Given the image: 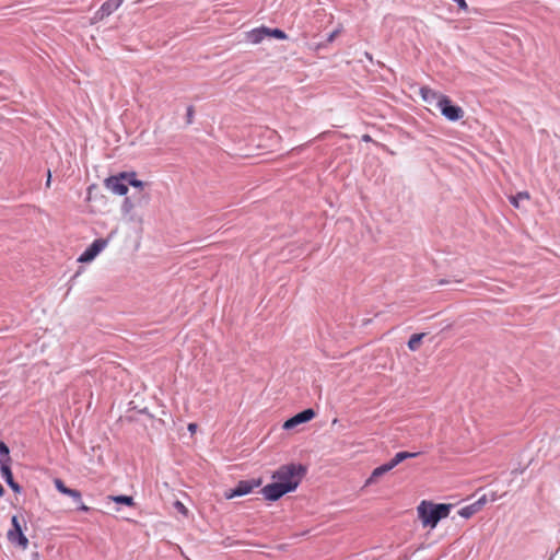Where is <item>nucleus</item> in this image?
I'll return each instance as SVG.
<instances>
[{"instance_id":"5","label":"nucleus","mask_w":560,"mask_h":560,"mask_svg":"<svg viewBox=\"0 0 560 560\" xmlns=\"http://www.w3.org/2000/svg\"><path fill=\"white\" fill-rule=\"evenodd\" d=\"M438 109L446 119L451 121H457L464 116L463 108L453 105L448 96L442 98V103H438Z\"/></svg>"},{"instance_id":"21","label":"nucleus","mask_w":560,"mask_h":560,"mask_svg":"<svg viewBox=\"0 0 560 560\" xmlns=\"http://www.w3.org/2000/svg\"><path fill=\"white\" fill-rule=\"evenodd\" d=\"M127 183L136 188L142 189L144 187V183L136 178V174H127Z\"/></svg>"},{"instance_id":"2","label":"nucleus","mask_w":560,"mask_h":560,"mask_svg":"<svg viewBox=\"0 0 560 560\" xmlns=\"http://www.w3.org/2000/svg\"><path fill=\"white\" fill-rule=\"evenodd\" d=\"M25 528L26 521L23 515L11 517V527L7 532V539L13 547L21 550H26L30 546V540L24 534Z\"/></svg>"},{"instance_id":"6","label":"nucleus","mask_w":560,"mask_h":560,"mask_svg":"<svg viewBox=\"0 0 560 560\" xmlns=\"http://www.w3.org/2000/svg\"><path fill=\"white\" fill-rule=\"evenodd\" d=\"M261 485V480H242L237 483V486L230 490L229 492H225L226 499H233L235 497H241L250 493L255 488L259 487Z\"/></svg>"},{"instance_id":"28","label":"nucleus","mask_w":560,"mask_h":560,"mask_svg":"<svg viewBox=\"0 0 560 560\" xmlns=\"http://www.w3.org/2000/svg\"><path fill=\"white\" fill-rule=\"evenodd\" d=\"M453 1L458 4L460 10H463V11L468 10V4H467L466 0H453Z\"/></svg>"},{"instance_id":"31","label":"nucleus","mask_w":560,"mask_h":560,"mask_svg":"<svg viewBox=\"0 0 560 560\" xmlns=\"http://www.w3.org/2000/svg\"><path fill=\"white\" fill-rule=\"evenodd\" d=\"M50 182H51V174H50V171H48V176H47V180H46V187L50 186Z\"/></svg>"},{"instance_id":"13","label":"nucleus","mask_w":560,"mask_h":560,"mask_svg":"<svg viewBox=\"0 0 560 560\" xmlns=\"http://www.w3.org/2000/svg\"><path fill=\"white\" fill-rule=\"evenodd\" d=\"M268 37V27L260 26L246 33V40L252 44H259Z\"/></svg>"},{"instance_id":"9","label":"nucleus","mask_w":560,"mask_h":560,"mask_svg":"<svg viewBox=\"0 0 560 560\" xmlns=\"http://www.w3.org/2000/svg\"><path fill=\"white\" fill-rule=\"evenodd\" d=\"M314 417H315V411L313 409H311V408L305 409L302 412H299L298 415L288 419L283 423V429L291 430V429L298 427L299 424L311 421Z\"/></svg>"},{"instance_id":"4","label":"nucleus","mask_w":560,"mask_h":560,"mask_svg":"<svg viewBox=\"0 0 560 560\" xmlns=\"http://www.w3.org/2000/svg\"><path fill=\"white\" fill-rule=\"evenodd\" d=\"M295 490V485H282L279 481L273 480L272 483L265 486L261 490L264 497L269 501H276L285 493Z\"/></svg>"},{"instance_id":"3","label":"nucleus","mask_w":560,"mask_h":560,"mask_svg":"<svg viewBox=\"0 0 560 560\" xmlns=\"http://www.w3.org/2000/svg\"><path fill=\"white\" fill-rule=\"evenodd\" d=\"M305 471L306 470L302 465H283L273 472L272 479L281 482L282 485H295L296 489Z\"/></svg>"},{"instance_id":"12","label":"nucleus","mask_w":560,"mask_h":560,"mask_svg":"<svg viewBox=\"0 0 560 560\" xmlns=\"http://www.w3.org/2000/svg\"><path fill=\"white\" fill-rule=\"evenodd\" d=\"M1 476L9 485V487L16 493L21 491V487L14 481L13 474L11 471L8 460H0Z\"/></svg>"},{"instance_id":"30","label":"nucleus","mask_w":560,"mask_h":560,"mask_svg":"<svg viewBox=\"0 0 560 560\" xmlns=\"http://www.w3.org/2000/svg\"><path fill=\"white\" fill-rule=\"evenodd\" d=\"M188 430L191 432V433H195L196 430H197V424L196 423H189L188 424Z\"/></svg>"},{"instance_id":"19","label":"nucleus","mask_w":560,"mask_h":560,"mask_svg":"<svg viewBox=\"0 0 560 560\" xmlns=\"http://www.w3.org/2000/svg\"><path fill=\"white\" fill-rule=\"evenodd\" d=\"M530 198L529 194L527 191H521L516 194L515 196L510 197V202L515 207L520 208V201L521 200H528Z\"/></svg>"},{"instance_id":"11","label":"nucleus","mask_w":560,"mask_h":560,"mask_svg":"<svg viewBox=\"0 0 560 560\" xmlns=\"http://www.w3.org/2000/svg\"><path fill=\"white\" fill-rule=\"evenodd\" d=\"M124 0H107L105 1L98 11L95 13V19L103 20L104 18L110 15L114 11H116L121 4Z\"/></svg>"},{"instance_id":"29","label":"nucleus","mask_w":560,"mask_h":560,"mask_svg":"<svg viewBox=\"0 0 560 560\" xmlns=\"http://www.w3.org/2000/svg\"><path fill=\"white\" fill-rule=\"evenodd\" d=\"M338 34H339V31H335V32H332V33L328 36L327 42H328V43H331V42L336 38V36H337Z\"/></svg>"},{"instance_id":"36","label":"nucleus","mask_w":560,"mask_h":560,"mask_svg":"<svg viewBox=\"0 0 560 560\" xmlns=\"http://www.w3.org/2000/svg\"><path fill=\"white\" fill-rule=\"evenodd\" d=\"M363 140L369 141V140H370V136H368V135H366V136H364V137H363Z\"/></svg>"},{"instance_id":"17","label":"nucleus","mask_w":560,"mask_h":560,"mask_svg":"<svg viewBox=\"0 0 560 560\" xmlns=\"http://www.w3.org/2000/svg\"><path fill=\"white\" fill-rule=\"evenodd\" d=\"M425 337V334L424 332H420V334H415L410 337L409 341H408V348L409 350L411 351H417L420 346H421V342H422V339Z\"/></svg>"},{"instance_id":"27","label":"nucleus","mask_w":560,"mask_h":560,"mask_svg":"<svg viewBox=\"0 0 560 560\" xmlns=\"http://www.w3.org/2000/svg\"><path fill=\"white\" fill-rule=\"evenodd\" d=\"M398 464H400L398 462V459H396V457L394 456L388 463L384 464V466L386 467V469L389 471L392 470L393 468H395Z\"/></svg>"},{"instance_id":"20","label":"nucleus","mask_w":560,"mask_h":560,"mask_svg":"<svg viewBox=\"0 0 560 560\" xmlns=\"http://www.w3.org/2000/svg\"><path fill=\"white\" fill-rule=\"evenodd\" d=\"M477 512L476 504L464 506L458 511V514L464 518H470Z\"/></svg>"},{"instance_id":"23","label":"nucleus","mask_w":560,"mask_h":560,"mask_svg":"<svg viewBox=\"0 0 560 560\" xmlns=\"http://www.w3.org/2000/svg\"><path fill=\"white\" fill-rule=\"evenodd\" d=\"M9 453V447L5 445V443L0 441V460H8V464H10Z\"/></svg>"},{"instance_id":"25","label":"nucleus","mask_w":560,"mask_h":560,"mask_svg":"<svg viewBox=\"0 0 560 560\" xmlns=\"http://www.w3.org/2000/svg\"><path fill=\"white\" fill-rule=\"evenodd\" d=\"M174 505L179 513L184 515L188 514L187 508L180 501H176Z\"/></svg>"},{"instance_id":"8","label":"nucleus","mask_w":560,"mask_h":560,"mask_svg":"<svg viewBox=\"0 0 560 560\" xmlns=\"http://www.w3.org/2000/svg\"><path fill=\"white\" fill-rule=\"evenodd\" d=\"M106 186L114 194L124 196L128 192L127 174L120 176H114L106 180Z\"/></svg>"},{"instance_id":"35","label":"nucleus","mask_w":560,"mask_h":560,"mask_svg":"<svg viewBox=\"0 0 560 560\" xmlns=\"http://www.w3.org/2000/svg\"><path fill=\"white\" fill-rule=\"evenodd\" d=\"M191 115H192V108L190 107V108L188 109V117H191Z\"/></svg>"},{"instance_id":"1","label":"nucleus","mask_w":560,"mask_h":560,"mask_svg":"<svg viewBox=\"0 0 560 560\" xmlns=\"http://www.w3.org/2000/svg\"><path fill=\"white\" fill-rule=\"evenodd\" d=\"M452 504L434 503L432 501L422 500L417 506L418 518L423 528H435L439 522L446 518L451 513Z\"/></svg>"},{"instance_id":"24","label":"nucleus","mask_w":560,"mask_h":560,"mask_svg":"<svg viewBox=\"0 0 560 560\" xmlns=\"http://www.w3.org/2000/svg\"><path fill=\"white\" fill-rule=\"evenodd\" d=\"M417 453H409V452H398L395 457L398 459L399 463L404 462L405 459L416 457Z\"/></svg>"},{"instance_id":"18","label":"nucleus","mask_w":560,"mask_h":560,"mask_svg":"<svg viewBox=\"0 0 560 560\" xmlns=\"http://www.w3.org/2000/svg\"><path fill=\"white\" fill-rule=\"evenodd\" d=\"M108 499L116 503H121L128 506L135 505L133 498L129 495H109Z\"/></svg>"},{"instance_id":"10","label":"nucleus","mask_w":560,"mask_h":560,"mask_svg":"<svg viewBox=\"0 0 560 560\" xmlns=\"http://www.w3.org/2000/svg\"><path fill=\"white\" fill-rule=\"evenodd\" d=\"M420 95L427 104L434 106L435 108H438V103H442V98L446 97V95L441 94L428 86L421 88Z\"/></svg>"},{"instance_id":"7","label":"nucleus","mask_w":560,"mask_h":560,"mask_svg":"<svg viewBox=\"0 0 560 560\" xmlns=\"http://www.w3.org/2000/svg\"><path fill=\"white\" fill-rule=\"evenodd\" d=\"M108 244L107 240L97 238L95 240L79 257L80 262L92 261Z\"/></svg>"},{"instance_id":"34","label":"nucleus","mask_w":560,"mask_h":560,"mask_svg":"<svg viewBox=\"0 0 560 560\" xmlns=\"http://www.w3.org/2000/svg\"><path fill=\"white\" fill-rule=\"evenodd\" d=\"M3 492H4L3 487L0 485V497L3 495Z\"/></svg>"},{"instance_id":"14","label":"nucleus","mask_w":560,"mask_h":560,"mask_svg":"<svg viewBox=\"0 0 560 560\" xmlns=\"http://www.w3.org/2000/svg\"><path fill=\"white\" fill-rule=\"evenodd\" d=\"M54 485L60 493L68 495L78 502H81V492L75 489L68 488L61 479L56 478L54 480Z\"/></svg>"},{"instance_id":"16","label":"nucleus","mask_w":560,"mask_h":560,"mask_svg":"<svg viewBox=\"0 0 560 560\" xmlns=\"http://www.w3.org/2000/svg\"><path fill=\"white\" fill-rule=\"evenodd\" d=\"M386 472H388V470L386 469V467L384 466V464H383V465H381V466H378V467H376V468L372 471L371 476L366 479V481H365V485H364V486H365V487H368V486H370V485H372V483H375V482L377 481V479H378L380 477H382L383 475H385Z\"/></svg>"},{"instance_id":"15","label":"nucleus","mask_w":560,"mask_h":560,"mask_svg":"<svg viewBox=\"0 0 560 560\" xmlns=\"http://www.w3.org/2000/svg\"><path fill=\"white\" fill-rule=\"evenodd\" d=\"M54 485L60 493L68 495L78 502H81V492L75 489L68 488L61 479L56 478L54 480Z\"/></svg>"},{"instance_id":"22","label":"nucleus","mask_w":560,"mask_h":560,"mask_svg":"<svg viewBox=\"0 0 560 560\" xmlns=\"http://www.w3.org/2000/svg\"><path fill=\"white\" fill-rule=\"evenodd\" d=\"M268 37H275L277 39H287V34L282 30L268 27Z\"/></svg>"},{"instance_id":"26","label":"nucleus","mask_w":560,"mask_h":560,"mask_svg":"<svg viewBox=\"0 0 560 560\" xmlns=\"http://www.w3.org/2000/svg\"><path fill=\"white\" fill-rule=\"evenodd\" d=\"M398 464H400L398 462V459H396V457L394 456L388 463L384 464V466L386 467V469L389 471L392 470L393 468H395Z\"/></svg>"},{"instance_id":"32","label":"nucleus","mask_w":560,"mask_h":560,"mask_svg":"<svg viewBox=\"0 0 560 560\" xmlns=\"http://www.w3.org/2000/svg\"><path fill=\"white\" fill-rule=\"evenodd\" d=\"M81 511L83 512H88L90 510V508L88 505H85L84 503H81L80 508H79Z\"/></svg>"},{"instance_id":"33","label":"nucleus","mask_w":560,"mask_h":560,"mask_svg":"<svg viewBox=\"0 0 560 560\" xmlns=\"http://www.w3.org/2000/svg\"><path fill=\"white\" fill-rule=\"evenodd\" d=\"M34 560H39V553L38 552L34 553Z\"/></svg>"}]
</instances>
